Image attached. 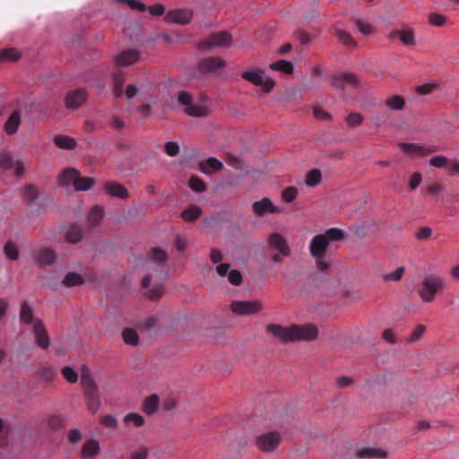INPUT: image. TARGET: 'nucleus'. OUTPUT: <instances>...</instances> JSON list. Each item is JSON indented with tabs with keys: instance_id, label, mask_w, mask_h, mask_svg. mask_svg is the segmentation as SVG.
<instances>
[{
	"instance_id": "nucleus-1",
	"label": "nucleus",
	"mask_w": 459,
	"mask_h": 459,
	"mask_svg": "<svg viewBox=\"0 0 459 459\" xmlns=\"http://www.w3.org/2000/svg\"><path fill=\"white\" fill-rule=\"evenodd\" d=\"M266 331L282 343L310 342L318 336V329L313 324L292 325L287 327L277 324H269L266 326Z\"/></svg>"
},
{
	"instance_id": "nucleus-2",
	"label": "nucleus",
	"mask_w": 459,
	"mask_h": 459,
	"mask_svg": "<svg viewBox=\"0 0 459 459\" xmlns=\"http://www.w3.org/2000/svg\"><path fill=\"white\" fill-rule=\"evenodd\" d=\"M151 263H156L155 268H153L154 274L145 275L142 280V286L147 288L153 279L157 280L158 282L147 292V296L152 300L159 299L163 294V285L160 281H164L166 275L161 269L162 265L168 259L166 252L160 247H152L150 253Z\"/></svg>"
},
{
	"instance_id": "nucleus-3",
	"label": "nucleus",
	"mask_w": 459,
	"mask_h": 459,
	"mask_svg": "<svg viewBox=\"0 0 459 459\" xmlns=\"http://www.w3.org/2000/svg\"><path fill=\"white\" fill-rule=\"evenodd\" d=\"M343 238V231L337 228H331L324 234L316 235L309 244L311 256L316 259H324L330 242L341 241Z\"/></svg>"
},
{
	"instance_id": "nucleus-4",
	"label": "nucleus",
	"mask_w": 459,
	"mask_h": 459,
	"mask_svg": "<svg viewBox=\"0 0 459 459\" xmlns=\"http://www.w3.org/2000/svg\"><path fill=\"white\" fill-rule=\"evenodd\" d=\"M266 248L268 254L271 255V261L274 264L282 263L284 258L291 255V249L287 239L277 232L268 236Z\"/></svg>"
},
{
	"instance_id": "nucleus-5",
	"label": "nucleus",
	"mask_w": 459,
	"mask_h": 459,
	"mask_svg": "<svg viewBox=\"0 0 459 459\" xmlns=\"http://www.w3.org/2000/svg\"><path fill=\"white\" fill-rule=\"evenodd\" d=\"M445 288L446 281L443 277L429 274L423 278L417 292L423 302L430 303L435 299L436 295L443 291Z\"/></svg>"
},
{
	"instance_id": "nucleus-6",
	"label": "nucleus",
	"mask_w": 459,
	"mask_h": 459,
	"mask_svg": "<svg viewBox=\"0 0 459 459\" xmlns=\"http://www.w3.org/2000/svg\"><path fill=\"white\" fill-rule=\"evenodd\" d=\"M282 441L281 435L278 431H268L255 437V446L264 453L274 452Z\"/></svg>"
},
{
	"instance_id": "nucleus-7",
	"label": "nucleus",
	"mask_w": 459,
	"mask_h": 459,
	"mask_svg": "<svg viewBox=\"0 0 459 459\" xmlns=\"http://www.w3.org/2000/svg\"><path fill=\"white\" fill-rule=\"evenodd\" d=\"M231 35L227 31L212 33L207 39L201 40L198 47L202 50H208L212 48L229 46L231 43Z\"/></svg>"
},
{
	"instance_id": "nucleus-8",
	"label": "nucleus",
	"mask_w": 459,
	"mask_h": 459,
	"mask_svg": "<svg viewBox=\"0 0 459 459\" xmlns=\"http://www.w3.org/2000/svg\"><path fill=\"white\" fill-rule=\"evenodd\" d=\"M263 304L258 300L240 301L234 300L230 304V310L237 316H250L259 313Z\"/></svg>"
},
{
	"instance_id": "nucleus-9",
	"label": "nucleus",
	"mask_w": 459,
	"mask_h": 459,
	"mask_svg": "<svg viewBox=\"0 0 459 459\" xmlns=\"http://www.w3.org/2000/svg\"><path fill=\"white\" fill-rule=\"evenodd\" d=\"M226 65V62L220 56H208L199 60L197 71L204 75L213 74Z\"/></svg>"
},
{
	"instance_id": "nucleus-10",
	"label": "nucleus",
	"mask_w": 459,
	"mask_h": 459,
	"mask_svg": "<svg viewBox=\"0 0 459 459\" xmlns=\"http://www.w3.org/2000/svg\"><path fill=\"white\" fill-rule=\"evenodd\" d=\"M331 83L333 87L344 91L347 87H358L359 85V79L354 74L343 73L332 76Z\"/></svg>"
},
{
	"instance_id": "nucleus-11",
	"label": "nucleus",
	"mask_w": 459,
	"mask_h": 459,
	"mask_svg": "<svg viewBox=\"0 0 459 459\" xmlns=\"http://www.w3.org/2000/svg\"><path fill=\"white\" fill-rule=\"evenodd\" d=\"M194 13L190 9H174L169 11L164 17L165 22L186 25L192 21Z\"/></svg>"
},
{
	"instance_id": "nucleus-12",
	"label": "nucleus",
	"mask_w": 459,
	"mask_h": 459,
	"mask_svg": "<svg viewBox=\"0 0 459 459\" xmlns=\"http://www.w3.org/2000/svg\"><path fill=\"white\" fill-rule=\"evenodd\" d=\"M35 263L40 267L52 265L56 260V252L47 247H42L32 253Z\"/></svg>"
},
{
	"instance_id": "nucleus-13",
	"label": "nucleus",
	"mask_w": 459,
	"mask_h": 459,
	"mask_svg": "<svg viewBox=\"0 0 459 459\" xmlns=\"http://www.w3.org/2000/svg\"><path fill=\"white\" fill-rule=\"evenodd\" d=\"M253 212L258 216L263 217L266 214H275L281 212V208L273 204L272 200L268 197H264L260 201H255L252 204Z\"/></svg>"
},
{
	"instance_id": "nucleus-14",
	"label": "nucleus",
	"mask_w": 459,
	"mask_h": 459,
	"mask_svg": "<svg viewBox=\"0 0 459 459\" xmlns=\"http://www.w3.org/2000/svg\"><path fill=\"white\" fill-rule=\"evenodd\" d=\"M398 146L405 154L412 157H421L436 152L434 147L418 145L415 143H399Z\"/></svg>"
},
{
	"instance_id": "nucleus-15",
	"label": "nucleus",
	"mask_w": 459,
	"mask_h": 459,
	"mask_svg": "<svg viewBox=\"0 0 459 459\" xmlns=\"http://www.w3.org/2000/svg\"><path fill=\"white\" fill-rule=\"evenodd\" d=\"M140 59V54L136 49H126L114 56L117 66H128Z\"/></svg>"
},
{
	"instance_id": "nucleus-16",
	"label": "nucleus",
	"mask_w": 459,
	"mask_h": 459,
	"mask_svg": "<svg viewBox=\"0 0 459 459\" xmlns=\"http://www.w3.org/2000/svg\"><path fill=\"white\" fill-rule=\"evenodd\" d=\"M87 99V92L82 89H76L67 92L65 102V106L69 109L79 108L82 105Z\"/></svg>"
},
{
	"instance_id": "nucleus-17",
	"label": "nucleus",
	"mask_w": 459,
	"mask_h": 459,
	"mask_svg": "<svg viewBox=\"0 0 459 459\" xmlns=\"http://www.w3.org/2000/svg\"><path fill=\"white\" fill-rule=\"evenodd\" d=\"M32 332L38 346L43 350L48 349L50 345V340L43 321H37L36 325L32 327Z\"/></svg>"
},
{
	"instance_id": "nucleus-18",
	"label": "nucleus",
	"mask_w": 459,
	"mask_h": 459,
	"mask_svg": "<svg viewBox=\"0 0 459 459\" xmlns=\"http://www.w3.org/2000/svg\"><path fill=\"white\" fill-rule=\"evenodd\" d=\"M398 38L406 46H413L415 44L414 30L411 28L401 30H394L388 35V39L391 40L396 39Z\"/></svg>"
},
{
	"instance_id": "nucleus-19",
	"label": "nucleus",
	"mask_w": 459,
	"mask_h": 459,
	"mask_svg": "<svg viewBox=\"0 0 459 459\" xmlns=\"http://www.w3.org/2000/svg\"><path fill=\"white\" fill-rule=\"evenodd\" d=\"M20 321L22 325H31L33 327L37 321L42 320L34 316L32 307L27 301H24L21 306Z\"/></svg>"
},
{
	"instance_id": "nucleus-20",
	"label": "nucleus",
	"mask_w": 459,
	"mask_h": 459,
	"mask_svg": "<svg viewBox=\"0 0 459 459\" xmlns=\"http://www.w3.org/2000/svg\"><path fill=\"white\" fill-rule=\"evenodd\" d=\"M104 190L111 196L117 197L120 199H127L129 194L127 189L117 182H108L104 185Z\"/></svg>"
},
{
	"instance_id": "nucleus-21",
	"label": "nucleus",
	"mask_w": 459,
	"mask_h": 459,
	"mask_svg": "<svg viewBox=\"0 0 459 459\" xmlns=\"http://www.w3.org/2000/svg\"><path fill=\"white\" fill-rule=\"evenodd\" d=\"M81 385L84 390V394L98 392L97 385L91 375V371L86 367L82 368Z\"/></svg>"
},
{
	"instance_id": "nucleus-22",
	"label": "nucleus",
	"mask_w": 459,
	"mask_h": 459,
	"mask_svg": "<svg viewBox=\"0 0 459 459\" xmlns=\"http://www.w3.org/2000/svg\"><path fill=\"white\" fill-rule=\"evenodd\" d=\"M357 456L362 459H373V458H385L387 456V453L381 449L376 447H365L360 448L357 451Z\"/></svg>"
},
{
	"instance_id": "nucleus-23",
	"label": "nucleus",
	"mask_w": 459,
	"mask_h": 459,
	"mask_svg": "<svg viewBox=\"0 0 459 459\" xmlns=\"http://www.w3.org/2000/svg\"><path fill=\"white\" fill-rule=\"evenodd\" d=\"M222 167V162L213 157L208 158L206 160L200 163L201 171L207 175L220 171Z\"/></svg>"
},
{
	"instance_id": "nucleus-24",
	"label": "nucleus",
	"mask_w": 459,
	"mask_h": 459,
	"mask_svg": "<svg viewBox=\"0 0 459 459\" xmlns=\"http://www.w3.org/2000/svg\"><path fill=\"white\" fill-rule=\"evenodd\" d=\"M78 174L79 170L73 168L64 169L58 178L59 184L65 186L71 185L74 186Z\"/></svg>"
},
{
	"instance_id": "nucleus-25",
	"label": "nucleus",
	"mask_w": 459,
	"mask_h": 459,
	"mask_svg": "<svg viewBox=\"0 0 459 459\" xmlns=\"http://www.w3.org/2000/svg\"><path fill=\"white\" fill-rule=\"evenodd\" d=\"M124 78L122 71L117 70L113 74V92L116 98H121L124 94Z\"/></svg>"
},
{
	"instance_id": "nucleus-26",
	"label": "nucleus",
	"mask_w": 459,
	"mask_h": 459,
	"mask_svg": "<svg viewBox=\"0 0 459 459\" xmlns=\"http://www.w3.org/2000/svg\"><path fill=\"white\" fill-rule=\"evenodd\" d=\"M20 124V113L18 111H13L4 124V130L8 134H13L17 132Z\"/></svg>"
},
{
	"instance_id": "nucleus-27",
	"label": "nucleus",
	"mask_w": 459,
	"mask_h": 459,
	"mask_svg": "<svg viewBox=\"0 0 459 459\" xmlns=\"http://www.w3.org/2000/svg\"><path fill=\"white\" fill-rule=\"evenodd\" d=\"M100 451V445L94 439L88 440L82 448V456L83 459H89L95 456Z\"/></svg>"
},
{
	"instance_id": "nucleus-28",
	"label": "nucleus",
	"mask_w": 459,
	"mask_h": 459,
	"mask_svg": "<svg viewBox=\"0 0 459 459\" xmlns=\"http://www.w3.org/2000/svg\"><path fill=\"white\" fill-rule=\"evenodd\" d=\"M334 34L339 42H341L344 46L349 48L357 47L356 40L351 37V35L348 31L340 28H334Z\"/></svg>"
},
{
	"instance_id": "nucleus-29",
	"label": "nucleus",
	"mask_w": 459,
	"mask_h": 459,
	"mask_svg": "<svg viewBox=\"0 0 459 459\" xmlns=\"http://www.w3.org/2000/svg\"><path fill=\"white\" fill-rule=\"evenodd\" d=\"M159 404V396L157 394H152L144 399L143 411L148 415H152L157 411Z\"/></svg>"
},
{
	"instance_id": "nucleus-30",
	"label": "nucleus",
	"mask_w": 459,
	"mask_h": 459,
	"mask_svg": "<svg viewBox=\"0 0 459 459\" xmlns=\"http://www.w3.org/2000/svg\"><path fill=\"white\" fill-rule=\"evenodd\" d=\"M55 144L62 149L73 150L76 147V142L74 138L67 135H56L54 138Z\"/></svg>"
},
{
	"instance_id": "nucleus-31",
	"label": "nucleus",
	"mask_w": 459,
	"mask_h": 459,
	"mask_svg": "<svg viewBox=\"0 0 459 459\" xmlns=\"http://www.w3.org/2000/svg\"><path fill=\"white\" fill-rule=\"evenodd\" d=\"M39 197V189L33 184H28L22 190L23 200L30 204Z\"/></svg>"
},
{
	"instance_id": "nucleus-32",
	"label": "nucleus",
	"mask_w": 459,
	"mask_h": 459,
	"mask_svg": "<svg viewBox=\"0 0 459 459\" xmlns=\"http://www.w3.org/2000/svg\"><path fill=\"white\" fill-rule=\"evenodd\" d=\"M20 57V52L14 48H4L0 51V62L17 61Z\"/></svg>"
},
{
	"instance_id": "nucleus-33",
	"label": "nucleus",
	"mask_w": 459,
	"mask_h": 459,
	"mask_svg": "<svg viewBox=\"0 0 459 459\" xmlns=\"http://www.w3.org/2000/svg\"><path fill=\"white\" fill-rule=\"evenodd\" d=\"M82 235H83L82 230L77 225H73L68 229L66 235H65V238H66V241L74 244V243H78L82 240Z\"/></svg>"
},
{
	"instance_id": "nucleus-34",
	"label": "nucleus",
	"mask_w": 459,
	"mask_h": 459,
	"mask_svg": "<svg viewBox=\"0 0 459 459\" xmlns=\"http://www.w3.org/2000/svg\"><path fill=\"white\" fill-rule=\"evenodd\" d=\"M269 67L273 71H280L286 74H291L294 69L292 63L287 60H279L272 63Z\"/></svg>"
},
{
	"instance_id": "nucleus-35",
	"label": "nucleus",
	"mask_w": 459,
	"mask_h": 459,
	"mask_svg": "<svg viewBox=\"0 0 459 459\" xmlns=\"http://www.w3.org/2000/svg\"><path fill=\"white\" fill-rule=\"evenodd\" d=\"M201 214L202 209L199 206L192 205L182 212L181 217L186 221H193L196 220Z\"/></svg>"
},
{
	"instance_id": "nucleus-36",
	"label": "nucleus",
	"mask_w": 459,
	"mask_h": 459,
	"mask_svg": "<svg viewBox=\"0 0 459 459\" xmlns=\"http://www.w3.org/2000/svg\"><path fill=\"white\" fill-rule=\"evenodd\" d=\"M104 211L100 206H95L88 215V221L91 227L98 225L103 218Z\"/></svg>"
},
{
	"instance_id": "nucleus-37",
	"label": "nucleus",
	"mask_w": 459,
	"mask_h": 459,
	"mask_svg": "<svg viewBox=\"0 0 459 459\" xmlns=\"http://www.w3.org/2000/svg\"><path fill=\"white\" fill-rule=\"evenodd\" d=\"M93 185L94 179L92 178H82L79 173L75 181L74 189L76 191H86L91 189Z\"/></svg>"
},
{
	"instance_id": "nucleus-38",
	"label": "nucleus",
	"mask_w": 459,
	"mask_h": 459,
	"mask_svg": "<svg viewBox=\"0 0 459 459\" xmlns=\"http://www.w3.org/2000/svg\"><path fill=\"white\" fill-rule=\"evenodd\" d=\"M322 179V174L319 169H312L307 172L305 179V183L307 186H317Z\"/></svg>"
},
{
	"instance_id": "nucleus-39",
	"label": "nucleus",
	"mask_w": 459,
	"mask_h": 459,
	"mask_svg": "<svg viewBox=\"0 0 459 459\" xmlns=\"http://www.w3.org/2000/svg\"><path fill=\"white\" fill-rule=\"evenodd\" d=\"M185 111L187 115L196 117H205L208 114L207 108L194 103L186 108Z\"/></svg>"
},
{
	"instance_id": "nucleus-40",
	"label": "nucleus",
	"mask_w": 459,
	"mask_h": 459,
	"mask_svg": "<svg viewBox=\"0 0 459 459\" xmlns=\"http://www.w3.org/2000/svg\"><path fill=\"white\" fill-rule=\"evenodd\" d=\"M85 397H86V400H87V407L88 409L93 413L95 414L99 408H100V399H99V396H98V392L97 393H91V394H84Z\"/></svg>"
},
{
	"instance_id": "nucleus-41",
	"label": "nucleus",
	"mask_w": 459,
	"mask_h": 459,
	"mask_svg": "<svg viewBox=\"0 0 459 459\" xmlns=\"http://www.w3.org/2000/svg\"><path fill=\"white\" fill-rule=\"evenodd\" d=\"M63 283L67 287L78 286L83 283V279L76 273H68L65 276Z\"/></svg>"
},
{
	"instance_id": "nucleus-42",
	"label": "nucleus",
	"mask_w": 459,
	"mask_h": 459,
	"mask_svg": "<svg viewBox=\"0 0 459 459\" xmlns=\"http://www.w3.org/2000/svg\"><path fill=\"white\" fill-rule=\"evenodd\" d=\"M123 340L126 344L136 345L139 342L138 334L132 328H126L122 333Z\"/></svg>"
},
{
	"instance_id": "nucleus-43",
	"label": "nucleus",
	"mask_w": 459,
	"mask_h": 459,
	"mask_svg": "<svg viewBox=\"0 0 459 459\" xmlns=\"http://www.w3.org/2000/svg\"><path fill=\"white\" fill-rule=\"evenodd\" d=\"M261 73L262 72H257V71H247L242 74V77L245 80L252 82L253 84H255L256 86H260L263 83V77H262Z\"/></svg>"
},
{
	"instance_id": "nucleus-44",
	"label": "nucleus",
	"mask_w": 459,
	"mask_h": 459,
	"mask_svg": "<svg viewBox=\"0 0 459 459\" xmlns=\"http://www.w3.org/2000/svg\"><path fill=\"white\" fill-rule=\"evenodd\" d=\"M386 106L394 110H401L405 104L403 97L399 95L393 96L385 100Z\"/></svg>"
},
{
	"instance_id": "nucleus-45",
	"label": "nucleus",
	"mask_w": 459,
	"mask_h": 459,
	"mask_svg": "<svg viewBox=\"0 0 459 459\" xmlns=\"http://www.w3.org/2000/svg\"><path fill=\"white\" fill-rule=\"evenodd\" d=\"M189 187L197 193H202L206 190L205 183L197 176H192L188 182Z\"/></svg>"
},
{
	"instance_id": "nucleus-46",
	"label": "nucleus",
	"mask_w": 459,
	"mask_h": 459,
	"mask_svg": "<svg viewBox=\"0 0 459 459\" xmlns=\"http://www.w3.org/2000/svg\"><path fill=\"white\" fill-rule=\"evenodd\" d=\"M4 255L11 260H17L19 258V251L17 247L12 241L5 243L4 247Z\"/></svg>"
},
{
	"instance_id": "nucleus-47",
	"label": "nucleus",
	"mask_w": 459,
	"mask_h": 459,
	"mask_svg": "<svg viewBox=\"0 0 459 459\" xmlns=\"http://www.w3.org/2000/svg\"><path fill=\"white\" fill-rule=\"evenodd\" d=\"M124 422H132L135 427L139 428L144 424L145 420L141 414L131 412L125 416Z\"/></svg>"
},
{
	"instance_id": "nucleus-48",
	"label": "nucleus",
	"mask_w": 459,
	"mask_h": 459,
	"mask_svg": "<svg viewBox=\"0 0 459 459\" xmlns=\"http://www.w3.org/2000/svg\"><path fill=\"white\" fill-rule=\"evenodd\" d=\"M355 22L361 34L368 36L375 32L374 27L368 22H365L361 19H357Z\"/></svg>"
},
{
	"instance_id": "nucleus-49",
	"label": "nucleus",
	"mask_w": 459,
	"mask_h": 459,
	"mask_svg": "<svg viewBox=\"0 0 459 459\" xmlns=\"http://www.w3.org/2000/svg\"><path fill=\"white\" fill-rule=\"evenodd\" d=\"M61 372L67 382L71 384L77 382L78 374L73 368L65 366L62 368Z\"/></svg>"
},
{
	"instance_id": "nucleus-50",
	"label": "nucleus",
	"mask_w": 459,
	"mask_h": 459,
	"mask_svg": "<svg viewBox=\"0 0 459 459\" xmlns=\"http://www.w3.org/2000/svg\"><path fill=\"white\" fill-rule=\"evenodd\" d=\"M298 195V189L294 186L286 187L281 193V198L286 203L293 202Z\"/></svg>"
},
{
	"instance_id": "nucleus-51",
	"label": "nucleus",
	"mask_w": 459,
	"mask_h": 459,
	"mask_svg": "<svg viewBox=\"0 0 459 459\" xmlns=\"http://www.w3.org/2000/svg\"><path fill=\"white\" fill-rule=\"evenodd\" d=\"M363 122V117L356 112L351 113L346 117V123L349 127H356L361 125Z\"/></svg>"
},
{
	"instance_id": "nucleus-52",
	"label": "nucleus",
	"mask_w": 459,
	"mask_h": 459,
	"mask_svg": "<svg viewBox=\"0 0 459 459\" xmlns=\"http://www.w3.org/2000/svg\"><path fill=\"white\" fill-rule=\"evenodd\" d=\"M0 167L4 169H10L13 167V160L9 152L0 153Z\"/></svg>"
},
{
	"instance_id": "nucleus-53",
	"label": "nucleus",
	"mask_w": 459,
	"mask_h": 459,
	"mask_svg": "<svg viewBox=\"0 0 459 459\" xmlns=\"http://www.w3.org/2000/svg\"><path fill=\"white\" fill-rule=\"evenodd\" d=\"M429 22L433 26L441 27L446 23V16H444L441 13H433L429 14Z\"/></svg>"
},
{
	"instance_id": "nucleus-54",
	"label": "nucleus",
	"mask_w": 459,
	"mask_h": 459,
	"mask_svg": "<svg viewBox=\"0 0 459 459\" xmlns=\"http://www.w3.org/2000/svg\"><path fill=\"white\" fill-rule=\"evenodd\" d=\"M404 272H405V268L401 266V267H398L393 273L385 274L383 278H384L385 281H400L402 279Z\"/></svg>"
},
{
	"instance_id": "nucleus-55",
	"label": "nucleus",
	"mask_w": 459,
	"mask_h": 459,
	"mask_svg": "<svg viewBox=\"0 0 459 459\" xmlns=\"http://www.w3.org/2000/svg\"><path fill=\"white\" fill-rule=\"evenodd\" d=\"M118 3L126 4L131 9L138 10L140 12H144L147 10V7L142 2L137 0H116Z\"/></svg>"
},
{
	"instance_id": "nucleus-56",
	"label": "nucleus",
	"mask_w": 459,
	"mask_h": 459,
	"mask_svg": "<svg viewBox=\"0 0 459 459\" xmlns=\"http://www.w3.org/2000/svg\"><path fill=\"white\" fill-rule=\"evenodd\" d=\"M228 280L231 284L238 286L242 282V274L238 270H231L228 274Z\"/></svg>"
},
{
	"instance_id": "nucleus-57",
	"label": "nucleus",
	"mask_w": 459,
	"mask_h": 459,
	"mask_svg": "<svg viewBox=\"0 0 459 459\" xmlns=\"http://www.w3.org/2000/svg\"><path fill=\"white\" fill-rule=\"evenodd\" d=\"M437 87V83L428 82L422 85H420L416 88V91L420 95H427L431 93Z\"/></svg>"
},
{
	"instance_id": "nucleus-58",
	"label": "nucleus",
	"mask_w": 459,
	"mask_h": 459,
	"mask_svg": "<svg viewBox=\"0 0 459 459\" xmlns=\"http://www.w3.org/2000/svg\"><path fill=\"white\" fill-rule=\"evenodd\" d=\"M165 152L170 157H175L179 152V145L176 142H168L165 144Z\"/></svg>"
},
{
	"instance_id": "nucleus-59",
	"label": "nucleus",
	"mask_w": 459,
	"mask_h": 459,
	"mask_svg": "<svg viewBox=\"0 0 459 459\" xmlns=\"http://www.w3.org/2000/svg\"><path fill=\"white\" fill-rule=\"evenodd\" d=\"M432 235V230L429 227H421L415 233L416 238L420 240L429 239Z\"/></svg>"
},
{
	"instance_id": "nucleus-60",
	"label": "nucleus",
	"mask_w": 459,
	"mask_h": 459,
	"mask_svg": "<svg viewBox=\"0 0 459 459\" xmlns=\"http://www.w3.org/2000/svg\"><path fill=\"white\" fill-rule=\"evenodd\" d=\"M100 423L104 427L108 428V429H115V428H117V421L116 418L111 415L103 416L100 419Z\"/></svg>"
},
{
	"instance_id": "nucleus-61",
	"label": "nucleus",
	"mask_w": 459,
	"mask_h": 459,
	"mask_svg": "<svg viewBox=\"0 0 459 459\" xmlns=\"http://www.w3.org/2000/svg\"><path fill=\"white\" fill-rule=\"evenodd\" d=\"M178 100L181 105L186 106V108L193 103L191 95L186 91L178 92Z\"/></svg>"
},
{
	"instance_id": "nucleus-62",
	"label": "nucleus",
	"mask_w": 459,
	"mask_h": 459,
	"mask_svg": "<svg viewBox=\"0 0 459 459\" xmlns=\"http://www.w3.org/2000/svg\"><path fill=\"white\" fill-rule=\"evenodd\" d=\"M429 164L436 168H444L447 164V159L443 156H435L429 160Z\"/></svg>"
},
{
	"instance_id": "nucleus-63",
	"label": "nucleus",
	"mask_w": 459,
	"mask_h": 459,
	"mask_svg": "<svg viewBox=\"0 0 459 459\" xmlns=\"http://www.w3.org/2000/svg\"><path fill=\"white\" fill-rule=\"evenodd\" d=\"M421 175L419 172H415L411 175L409 182V186L411 190L416 189L421 182Z\"/></svg>"
},
{
	"instance_id": "nucleus-64",
	"label": "nucleus",
	"mask_w": 459,
	"mask_h": 459,
	"mask_svg": "<svg viewBox=\"0 0 459 459\" xmlns=\"http://www.w3.org/2000/svg\"><path fill=\"white\" fill-rule=\"evenodd\" d=\"M150 13L153 16L162 15L165 12V7L161 4H155L148 8Z\"/></svg>"
}]
</instances>
